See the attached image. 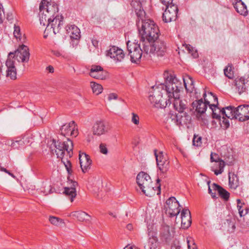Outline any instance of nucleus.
I'll use <instances>...</instances> for the list:
<instances>
[{"label": "nucleus", "mask_w": 249, "mask_h": 249, "mask_svg": "<svg viewBox=\"0 0 249 249\" xmlns=\"http://www.w3.org/2000/svg\"><path fill=\"white\" fill-rule=\"evenodd\" d=\"M139 24L140 20L137 24L144 52L146 54L154 53L158 56H164L167 52V46L164 41L159 38L160 31L158 27L150 19H142L141 28Z\"/></svg>", "instance_id": "obj_1"}, {"label": "nucleus", "mask_w": 249, "mask_h": 249, "mask_svg": "<svg viewBox=\"0 0 249 249\" xmlns=\"http://www.w3.org/2000/svg\"><path fill=\"white\" fill-rule=\"evenodd\" d=\"M39 10L40 22L44 26L47 21L60 16L58 5L51 0H42L39 5Z\"/></svg>", "instance_id": "obj_2"}, {"label": "nucleus", "mask_w": 249, "mask_h": 249, "mask_svg": "<svg viewBox=\"0 0 249 249\" xmlns=\"http://www.w3.org/2000/svg\"><path fill=\"white\" fill-rule=\"evenodd\" d=\"M136 181L142 191L146 196L152 197L155 195L156 190L155 189V187L153 186V182L148 174L143 172H140L137 176ZM160 182V179L158 178L157 182L159 185L157 187H155V188L158 189L157 195H159L160 193V184L159 183Z\"/></svg>", "instance_id": "obj_3"}, {"label": "nucleus", "mask_w": 249, "mask_h": 249, "mask_svg": "<svg viewBox=\"0 0 249 249\" xmlns=\"http://www.w3.org/2000/svg\"><path fill=\"white\" fill-rule=\"evenodd\" d=\"M165 79V88L166 93L170 101L173 97H178L181 87V82L178 80L174 74L165 72L163 74Z\"/></svg>", "instance_id": "obj_4"}, {"label": "nucleus", "mask_w": 249, "mask_h": 249, "mask_svg": "<svg viewBox=\"0 0 249 249\" xmlns=\"http://www.w3.org/2000/svg\"><path fill=\"white\" fill-rule=\"evenodd\" d=\"M53 142L55 148V153L58 158H62L65 156L70 158L72 157L73 145L69 138H67V142H61L59 140L56 141L53 140Z\"/></svg>", "instance_id": "obj_5"}, {"label": "nucleus", "mask_w": 249, "mask_h": 249, "mask_svg": "<svg viewBox=\"0 0 249 249\" xmlns=\"http://www.w3.org/2000/svg\"><path fill=\"white\" fill-rule=\"evenodd\" d=\"M159 87H153V90L150 92L149 100L151 103L157 108H165L168 105H170L172 101L170 99H163L162 90Z\"/></svg>", "instance_id": "obj_6"}, {"label": "nucleus", "mask_w": 249, "mask_h": 249, "mask_svg": "<svg viewBox=\"0 0 249 249\" xmlns=\"http://www.w3.org/2000/svg\"><path fill=\"white\" fill-rule=\"evenodd\" d=\"M127 48L130 56V60L132 63H138L142 56L143 49H141L140 44L131 43L130 41L127 42Z\"/></svg>", "instance_id": "obj_7"}, {"label": "nucleus", "mask_w": 249, "mask_h": 249, "mask_svg": "<svg viewBox=\"0 0 249 249\" xmlns=\"http://www.w3.org/2000/svg\"><path fill=\"white\" fill-rule=\"evenodd\" d=\"M188 112V111H185L178 114L170 113L167 121L172 122L179 126L189 124L191 121V117Z\"/></svg>", "instance_id": "obj_8"}, {"label": "nucleus", "mask_w": 249, "mask_h": 249, "mask_svg": "<svg viewBox=\"0 0 249 249\" xmlns=\"http://www.w3.org/2000/svg\"><path fill=\"white\" fill-rule=\"evenodd\" d=\"M165 206L166 212L170 217H174L178 215L180 211V205L178 201L174 196L169 198L166 202Z\"/></svg>", "instance_id": "obj_9"}, {"label": "nucleus", "mask_w": 249, "mask_h": 249, "mask_svg": "<svg viewBox=\"0 0 249 249\" xmlns=\"http://www.w3.org/2000/svg\"><path fill=\"white\" fill-rule=\"evenodd\" d=\"M16 52L9 53L6 65L7 67L6 71V77L11 80H16V69L15 62L16 60Z\"/></svg>", "instance_id": "obj_10"}, {"label": "nucleus", "mask_w": 249, "mask_h": 249, "mask_svg": "<svg viewBox=\"0 0 249 249\" xmlns=\"http://www.w3.org/2000/svg\"><path fill=\"white\" fill-rule=\"evenodd\" d=\"M166 6V8L162 14L163 20L166 23L176 20L178 11L177 5L171 4Z\"/></svg>", "instance_id": "obj_11"}, {"label": "nucleus", "mask_w": 249, "mask_h": 249, "mask_svg": "<svg viewBox=\"0 0 249 249\" xmlns=\"http://www.w3.org/2000/svg\"><path fill=\"white\" fill-rule=\"evenodd\" d=\"M110 130L108 124L104 120L97 121L92 128V133L94 135L100 136L107 133Z\"/></svg>", "instance_id": "obj_12"}, {"label": "nucleus", "mask_w": 249, "mask_h": 249, "mask_svg": "<svg viewBox=\"0 0 249 249\" xmlns=\"http://www.w3.org/2000/svg\"><path fill=\"white\" fill-rule=\"evenodd\" d=\"M209 98H213V102L209 105L210 108L212 111V118L218 121H221V115H222V109L218 107V98L213 92H208Z\"/></svg>", "instance_id": "obj_13"}, {"label": "nucleus", "mask_w": 249, "mask_h": 249, "mask_svg": "<svg viewBox=\"0 0 249 249\" xmlns=\"http://www.w3.org/2000/svg\"><path fill=\"white\" fill-rule=\"evenodd\" d=\"M61 134L65 137H76L78 135V130L74 121H72L68 124L63 125L60 128Z\"/></svg>", "instance_id": "obj_14"}, {"label": "nucleus", "mask_w": 249, "mask_h": 249, "mask_svg": "<svg viewBox=\"0 0 249 249\" xmlns=\"http://www.w3.org/2000/svg\"><path fill=\"white\" fill-rule=\"evenodd\" d=\"M207 94L206 91L203 94V97L204 99L203 101L202 99L196 100L193 102L192 104L193 108L196 109V111L199 114H203L205 112L207 108V105H211L210 102L206 98Z\"/></svg>", "instance_id": "obj_15"}, {"label": "nucleus", "mask_w": 249, "mask_h": 249, "mask_svg": "<svg viewBox=\"0 0 249 249\" xmlns=\"http://www.w3.org/2000/svg\"><path fill=\"white\" fill-rule=\"evenodd\" d=\"M174 236V231L171 229L170 226L162 225L160 229V238L162 242L169 243Z\"/></svg>", "instance_id": "obj_16"}, {"label": "nucleus", "mask_w": 249, "mask_h": 249, "mask_svg": "<svg viewBox=\"0 0 249 249\" xmlns=\"http://www.w3.org/2000/svg\"><path fill=\"white\" fill-rule=\"evenodd\" d=\"M30 52L28 47L24 44H18L17 49V59L22 62H28L30 58Z\"/></svg>", "instance_id": "obj_17"}, {"label": "nucleus", "mask_w": 249, "mask_h": 249, "mask_svg": "<svg viewBox=\"0 0 249 249\" xmlns=\"http://www.w3.org/2000/svg\"><path fill=\"white\" fill-rule=\"evenodd\" d=\"M66 30L67 34L70 35L73 46L74 44L76 45L81 37L80 29L75 25H68L66 27Z\"/></svg>", "instance_id": "obj_18"}, {"label": "nucleus", "mask_w": 249, "mask_h": 249, "mask_svg": "<svg viewBox=\"0 0 249 249\" xmlns=\"http://www.w3.org/2000/svg\"><path fill=\"white\" fill-rule=\"evenodd\" d=\"M106 55L114 59L116 62L122 61L124 57L123 50L115 46H111L110 48L107 51Z\"/></svg>", "instance_id": "obj_19"}, {"label": "nucleus", "mask_w": 249, "mask_h": 249, "mask_svg": "<svg viewBox=\"0 0 249 249\" xmlns=\"http://www.w3.org/2000/svg\"><path fill=\"white\" fill-rule=\"evenodd\" d=\"M172 102H173V106L174 108L178 112V113H182L185 111H191V108H188L187 102L185 100H180L179 95L178 97H173L171 100Z\"/></svg>", "instance_id": "obj_20"}, {"label": "nucleus", "mask_w": 249, "mask_h": 249, "mask_svg": "<svg viewBox=\"0 0 249 249\" xmlns=\"http://www.w3.org/2000/svg\"><path fill=\"white\" fill-rule=\"evenodd\" d=\"M237 119L240 122H244L249 120V106L243 105L236 107Z\"/></svg>", "instance_id": "obj_21"}, {"label": "nucleus", "mask_w": 249, "mask_h": 249, "mask_svg": "<svg viewBox=\"0 0 249 249\" xmlns=\"http://www.w3.org/2000/svg\"><path fill=\"white\" fill-rule=\"evenodd\" d=\"M90 76L99 79H105L107 76V73L99 65H92L90 70Z\"/></svg>", "instance_id": "obj_22"}, {"label": "nucleus", "mask_w": 249, "mask_h": 249, "mask_svg": "<svg viewBox=\"0 0 249 249\" xmlns=\"http://www.w3.org/2000/svg\"><path fill=\"white\" fill-rule=\"evenodd\" d=\"M79 160L82 172H87L90 169L92 163L89 156L85 153L79 152Z\"/></svg>", "instance_id": "obj_23"}, {"label": "nucleus", "mask_w": 249, "mask_h": 249, "mask_svg": "<svg viewBox=\"0 0 249 249\" xmlns=\"http://www.w3.org/2000/svg\"><path fill=\"white\" fill-rule=\"evenodd\" d=\"M0 179L5 185H11L14 182L15 176L3 167L0 166Z\"/></svg>", "instance_id": "obj_24"}, {"label": "nucleus", "mask_w": 249, "mask_h": 249, "mask_svg": "<svg viewBox=\"0 0 249 249\" xmlns=\"http://www.w3.org/2000/svg\"><path fill=\"white\" fill-rule=\"evenodd\" d=\"M64 18L62 15L56 18H53L51 20L47 21L53 26V33L54 35L59 33L63 24Z\"/></svg>", "instance_id": "obj_25"}, {"label": "nucleus", "mask_w": 249, "mask_h": 249, "mask_svg": "<svg viewBox=\"0 0 249 249\" xmlns=\"http://www.w3.org/2000/svg\"><path fill=\"white\" fill-rule=\"evenodd\" d=\"M181 228L188 229L191 225L192 219L191 213L189 209H183L181 212Z\"/></svg>", "instance_id": "obj_26"}, {"label": "nucleus", "mask_w": 249, "mask_h": 249, "mask_svg": "<svg viewBox=\"0 0 249 249\" xmlns=\"http://www.w3.org/2000/svg\"><path fill=\"white\" fill-rule=\"evenodd\" d=\"M236 12L241 15L246 16L248 14L246 5L242 0H234L232 3Z\"/></svg>", "instance_id": "obj_27"}, {"label": "nucleus", "mask_w": 249, "mask_h": 249, "mask_svg": "<svg viewBox=\"0 0 249 249\" xmlns=\"http://www.w3.org/2000/svg\"><path fill=\"white\" fill-rule=\"evenodd\" d=\"M247 82L248 80L243 77H237L234 80V85L239 94L246 91L247 88L245 84Z\"/></svg>", "instance_id": "obj_28"}, {"label": "nucleus", "mask_w": 249, "mask_h": 249, "mask_svg": "<svg viewBox=\"0 0 249 249\" xmlns=\"http://www.w3.org/2000/svg\"><path fill=\"white\" fill-rule=\"evenodd\" d=\"M72 185L71 187H65L63 193L70 198L71 201L72 202L73 199L76 196V186H77V182L71 180Z\"/></svg>", "instance_id": "obj_29"}, {"label": "nucleus", "mask_w": 249, "mask_h": 249, "mask_svg": "<svg viewBox=\"0 0 249 249\" xmlns=\"http://www.w3.org/2000/svg\"><path fill=\"white\" fill-rule=\"evenodd\" d=\"M71 216L81 222H88L91 219V216L89 214L82 211L72 212L71 213Z\"/></svg>", "instance_id": "obj_30"}, {"label": "nucleus", "mask_w": 249, "mask_h": 249, "mask_svg": "<svg viewBox=\"0 0 249 249\" xmlns=\"http://www.w3.org/2000/svg\"><path fill=\"white\" fill-rule=\"evenodd\" d=\"M236 109V107L231 106L223 107L222 108V115L231 120L237 119Z\"/></svg>", "instance_id": "obj_31"}, {"label": "nucleus", "mask_w": 249, "mask_h": 249, "mask_svg": "<svg viewBox=\"0 0 249 249\" xmlns=\"http://www.w3.org/2000/svg\"><path fill=\"white\" fill-rule=\"evenodd\" d=\"M142 0H132L131 2V5L135 10V12L137 17L142 20V17L144 15L145 12L142 8Z\"/></svg>", "instance_id": "obj_32"}, {"label": "nucleus", "mask_w": 249, "mask_h": 249, "mask_svg": "<svg viewBox=\"0 0 249 249\" xmlns=\"http://www.w3.org/2000/svg\"><path fill=\"white\" fill-rule=\"evenodd\" d=\"M229 184L231 188L234 189H235L239 185L238 178L233 173H229Z\"/></svg>", "instance_id": "obj_33"}, {"label": "nucleus", "mask_w": 249, "mask_h": 249, "mask_svg": "<svg viewBox=\"0 0 249 249\" xmlns=\"http://www.w3.org/2000/svg\"><path fill=\"white\" fill-rule=\"evenodd\" d=\"M21 178H22V176L20 177ZM17 180L18 181H19L21 186L23 187L25 191H27L29 193L34 194L35 191L36 190V186L33 185L31 182H27L26 180L22 181L21 179L19 180L18 178H17Z\"/></svg>", "instance_id": "obj_34"}, {"label": "nucleus", "mask_w": 249, "mask_h": 249, "mask_svg": "<svg viewBox=\"0 0 249 249\" xmlns=\"http://www.w3.org/2000/svg\"><path fill=\"white\" fill-rule=\"evenodd\" d=\"M156 162L158 167L161 173H166L168 171L170 167V162L168 159L158 160Z\"/></svg>", "instance_id": "obj_35"}, {"label": "nucleus", "mask_w": 249, "mask_h": 249, "mask_svg": "<svg viewBox=\"0 0 249 249\" xmlns=\"http://www.w3.org/2000/svg\"><path fill=\"white\" fill-rule=\"evenodd\" d=\"M184 85L185 87L186 90L187 91L192 92L194 89V80L192 77L187 76L186 79H183Z\"/></svg>", "instance_id": "obj_36"}, {"label": "nucleus", "mask_w": 249, "mask_h": 249, "mask_svg": "<svg viewBox=\"0 0 249 249\" xmlns=\"http://www.w3.org/2000/svg\"><path fill=\"white\" fill-rule=\"evenodd\" d=\"M26 41L27 38L25 34L22 33L19 26L17 25V43L24 44Z\"/></svg>", "instance_id": "obj_37"}, {"label": "nucleus", "mask_w": 249, "mask_h": 249, "mask_svg": "<svg viewBox=\"0 0 249 249\" xmlns=\"http://www.w3.org/2000/svg\"><path fill=\"white\" fill-rule=\"evenodd\" d=\"M53 188L50 183L43 182L40 190L41 193L46 196L53 192Z\"/></svg>", "instance_id": "obj_38"}, {"label": "nucleus", "mask_w": 249, "mask_h": 249, "mask_svg": "<svg viewBox=\"0 0 249 249\" xmlns=\"http://www.w3.org/2000/svg\"><path fill=\"white\" fill-rule=\"evenodd\" d=\"M159 245L158 239L157 236H152L149 237L148 241V247L149 249H156Z\"/></svg>", "instance_id": "obj_39"}, {"label": "nucleus", "mask_w": 249, "mask_h": 249, "mask_svg": "<svg viewBox=\"0 0 249 249\" xmlns=\"http://www.w3.org/2000/svg\"><path fill=\"white\" fill-rule=\"evenodd\" d=\"M234 68L231 64H228L224 69L225 75L229 79H232L234 76Z\"/></svg>", "instance_id": "obj_40"}, {"label": "nucleus", "mask_w": 249, "mask_h": 249, "mask_svg": "<svg viewBox=\"0 0 249 249\" xmlns=\"http://www.w3.org/2000/svg\"><path fill=\"white\" fill-rule=\"evenodd\" d=\"M22 138L19 140H18L20 137L17 138V143L19 145V147L23 146L24 145H29L30 143L29 138L28 136L22 135Z\"/></svg>", "instance_id": "obj_41"}, {"label": "nucleus", "mask_w": 249, "mask_h": 249, "mask_svg": "<svg viewBox=\"0 0 249 249\" xmlns=\"http://www.w3.org/2000/svg\"><path fill=\"white\" fill-rule=\"evenodd\" d=\"M91 87L93 93L96 95H98L102 92L103 87L100 84L95 82H91Z\"/></svg>", "instance_id": "obj_42"}, {"label": "nucleus", "mask_w": 249, "mask_h": 249, "mask_svg": "<svg viewBox=\"0 0 249 249\" xmlns=\"http://www.w3.org/2000/svg\"><path fill=\"white\" fill-rule=\"evenodd\" d=\"M68 157H63L62 158H60L61 159L62 162L64 163L65 165V166L67 169V171L69 174H71L72 173V170H71V162L69 160H68Z\"/></svg>", "instance_id": "obj_43"}, {"label": "nucleus", "mask_w": 249, "mask_h": 249, "mask_svg": "<svg viewBox=\"0 0 249 249\" xmlns=\"http://www.w3.org/2000/svg\"><path fill=\"white\" fill-rule=\"evenodd\" d=\"M220 189V190L218 192L219 196L224 200H228L230 197V193L223 187Z\"/></svg>", "instance_id": "obj_44"}, {"label": "nucleus", "mask_w": 249, "mask_h": 249, "mask_svg": "<svg viewBox=\"0 0 249 249\" xmlns=\"http://www.w3.org/2000/svg\"><path fill=\"white\" fill-rule=\"evenodd\" d=\"M49 220L52 224L56 226H58L61 224L64 223L62 219L55 216H51Z\"/></svg>", "instance_id": "obj_45"}, {"label": "nucleus", "mask_w": 249, "mask_h": 249, "mask_svg": "<svg viewBox=\"0 0 249 249\" xmlns=\"http://www.w3.org/2000/svg\"><path fill=\"white\" fill-rule=\"evenodd\" d=\"M157 152L158 150L157 149L154 150V155L156 157V161L168 159L167 156L164 154L162 151H160L159 153Z\"/></svg>", "instance_id": "obj_46"}, {"label": "nucleus", "mask_w": 249, "mask_h": 249, "mask_svg": "<svg viewBox=\"0 0 249 249\" xmlns=\"http://www.w3.org/2000/svg\"><path fill=\"white\" fill-rule=\"evenodd\" d=\"M237 208L239 212V213L241 217L245 215L248 213V209L246 208L245 211L243 208V207L240 205L241 203V200L240 199H237Z\"/></svg>", "instance_id": "obj_47"}, {"label": "nucleus", "mask_w": 249, "mask_h": 249, "mask_svg": "<svg viewBox=\"0 0 249 249\" xmlns=\"http://www.w3.org/2000/svg\"><path fill=\"white\" fill-rule=\"evenodd\" d=\"M187 243L188 245V249H197V246L195 242L194 239L192 238H187Z\"/></svg>", "instance_id": "obj_48"}, {"label": "nucleus", "mask_w": 249, "mask_h": 249, "mask_svg": "<svg viewBox=\"0 0 249 249\" xmlns=\"http://www.w3.org/2000/svg\"><path fill=\"white\" fill-rule=\"evenodd\" d=\"M193 143L194 145L197 147L200 146L202 144V138L198 135H194Z\"/></svg>", "instance_id": "obj_49"}, {"label": "nucleus", "mask_w": 249, "mask_h": 249, "mask_svg": "<svg viewBox=\"0 0 249 249\" xmlns=\"http://www.w3.org/2000/svg\"><path fill=\"white\" fill-rule=\"evenodd\" d=\"M229 118L222 116V121L220 122V124L222 127L224 129H226L230 126V122L228 120Z\"/></svg>", "instance_id": "obj_50"}, {"label": "nucleus", "mask_w": 249, "mask_h": 249, "mask_svg": "<svg viewBox=\"0 0 249 249\" xmlns=\"http://www.w3.org/2000/svg\"><path fill=\"white\" fill-rule=\"evenodd\" d=\"M47 23V27L46 28L45 30L44 33L43 37L45 38H46L49 35H51V34H53V26H52L49 22H46Z\"/></svg>", "instance_id": "obj_51"}, {"label": "nucleus", "mask_w": 249, "mask_h": 249, "mask_svg": "<svg viewBox=\"0 0 249 249\" xmlns=\"http://www.w3.org/2000/svg\"><path fill=\"white\" fill-rule=\"evenodd\" d=\"M227 222L229 226L228 231L230 232H233L236 228L234 222L230 219H227Z\"/></svg>", "instance_id": "obj_52"}, {"label": "nucleus", "mask_w": 249, "mask_h": 249, "mask_svg": "<svg viewBox=\"0 0 249 249\" xmlns=\"http://www.w3.org/2000/svg\"><path fill=\"white\" fill-rule=\"evenodd\" d=\"M100 152L103 154L107 155L108 153V149L106 144L101 143L99 145Z\"/></svg>", "instance_id": "obj_53"}, {"label": "nucleus", "mask_w": 249, "mask_h": 249, "mask_svg": "<svg viewBox=\"0 0 249 249\" xmlns=\"http://www.w3.org/2000/svg\"><path fill=\"white\" fill-rule=\"evenodd\" d=\"M210 159L212 162H217L218 161H220V160H222L221 159L219 158L218 155L215 153H211Z\"/></svg>", "instance_id": "obj_54"}, {"label": "nucleus", "mask_w": 249, "mask_h": 249, "mask_svg": "<svg viewBox=\"0 0 249 249\" xmlns=\"http://www.w3.org/2000/svg\"><path fill=\"white\" fill-rule=\"evenodd\" d=\"M132 122L136 125H138L139 124V117L138 115L134 113H132Z\"/></svg>", "instance_id": "obj_55"}, {"label": "nucleus", "mask_w": 249, "mask_h": 249, "mask_svg": "<svg viewBox=\"0 0 249 249\" xmlns=\"http://www.w3.org/2000/svg\"><path fill=\"white\" fill-rule=\"evenodd\" d=\"M4 17L5 15L3 9L2 5L0 4V24L2 22L4 18Z\"/></svg>", "instance_id": "obj_56"}, {"label": "nucleus", "mask_w": 249, "mask_h": 249, "mask_svg": "<svg viewBox=\"0 0 249 249\" xmlns=\"http://www.w3.org/2000/svg\"><path fill=\"white\" fill-rule=\"evenodd\" d=\"M218 167L219 169H222V171H224V168L225 166V162L223 160H220V161L217 162Z\"/></svg>", "instance_id": "obj_57"}, {"label": "nucleus", "mask_w": 249, "mask_h": 249, "mask_svg": "<svg viewBox=\"0 0 249 249\" xmlns=\"http://www.w3.org/2000/svg\"><path fill=\"white\" fill-rule=\"evenodd\" d=\"M188 53L192 55L194 58H197L198 56V53L196 50H194V48L192 50H190V52H188Z\"/></svg>", "instance_id": "obj_58"}, {"label": "nucleus", "mask_w": 249, "mask_h": 249, "mask_svg": "<svg viewBox=\"0 0 249 249\" xmlns=\"http://www.w3.org/2000/svg\"><path fill=\"white\" fill-rule=\"evenodd\" d=\"M188 53L192 55L194 58H197L198 56V53L196 50H194V48L192 50H190V52H188Z\"/></svg>", "instance_id": "obj_59"}, {"label": "nucleus", "mask_w": 249, "mask_h": 249, "mask_svg": "<svg viewBox=\"0 0 249 249\" xmlns=\"http://www.w3.org/2000/svg\"><path fill=\"white\" fill-rule=\"evenodd\" d=\"M160 1L161 2L162 4L166 5H170L173 4V0H160Z\"/></svg>", "instance_id": "obj_60"}, {"label": "nucleus", "mask_w": 249, "mask_h": 249, "mask_svg": "<svg viewBox=\"0 0 249 249\" xmlns=\"http://www.w3.org/2000/svg\"><path fill=\"white\" fill-rule=\"evenodd\" d=\"M118 98V95L114 93H112L109 94L108 97V100H111L112 99H117Z\"/></svg>", "instance_id": "obj_61"}, {"label": "nucleus", "mask_w": 249, "mask_h": 249, "mask_svg": "<svg viewBox=\"0 0 249 249\" xmlns=\"http://www.w3.org/2000/svg\"><path fill=\"white\" fill-rule=\"evenodd\" d=\"M138 249V248L135 246V245L131 244H128L126 246H125L123 249Z\"/></svg>", "instance_id": "obj_62"}, {"label": "nucleus", "mask_w": 249, "mask_h": 249, "mask_svg": "<svg viewBox=\"0 0 249 249\" xmlns=\"http://www.w3.org/2000/svg\"><path fill=\"white\" fill-rule=\"evenodd\" d=\"M212 187L213 188V189L215 191H217V192H218L219 191V190H220V188H222L221 186H220V185H218L217 184H216L215 183H213L212 185Z\"/></svg>", "instance_id": "obj_63"}, {"label": "nucleus", "mask_w": 249, "mask_h": 249, "mask_svg": "<svg viewBox=\"0 0 249 249\" xmlns=\"http://www.w3.org/2000/svg\"><path fill=\"white\" fill-rule=\"evenodd\" d=\"M46 70L51 73H53L54 72V68L51 65L47 67Z\"/></svg>", "instance_id": "obj_64"}]
</instances>
